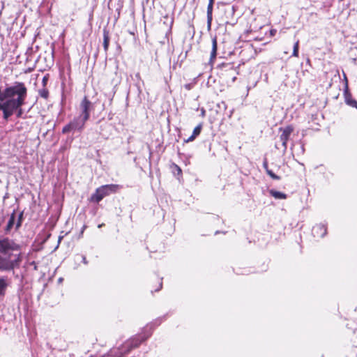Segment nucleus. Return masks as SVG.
Listing matches in <instances>:
<instances>
[{
	"label": "nucleus",
	"instance_id": "obj_1",
	"mask_svg": "<svg viewBox=\"0 0 357 357\" xmlns=\"http://www.w3.org/2000/svg\"><path fill=\"white\" fill-rule=\"evenodd\" d=\"M20 246L13 239L0 238V271H13L20 262Z\"/></svg>",
	"mask_w": 357,
	"mask_h": 357
},
{
	"label": "nucleus",
	"instance_id": "obj_2",
	"mask_svg": "<svg viewBox=\"0 0 357 357\" xmlns=\"http://www.w3.org/2000/svg\"><path fill=\"white\" fill-rule=\"evenodd\" d=\"M26 98V94H24L13 99L7 100V101H6V105L3 109L1 110L3 112V119L8 120L15 111H17V116H20L22 113L21 107L24 104Z\"/></svg>",
	"mask_w": 357,
	"mask_h": 357
},
{
	"label": "nucleus",
	"instance_id": "obj_3",
	"mask_svg": "<svg viewBox=\"0 0 357 357\" xmlns=\"http://www.w3.org/2000/svg\"><path fill=\"white\" fill-rule=\"evenodd\" d=\"M151 326L147 325L145 328V332L143 334L133 336L127 340L120 347L123 354L130 353L132 349L138 347L139 344L145 341L151 335Z\"/></svg>",
	"mask_w": 357,
	"mask_h": 357
},
{
	"label": "nucleus",
	"instance_id": "obj_4",
	"mask_svg": "<svg viewBox=\"0 0 357 357\" xmlns=\"http://www.w3.org/2000/svg\"><path fill=\"white\" fill-rule=\"evenodd\" d=\"M119 189V185L116 184L104 185L96 190V192L91 195V200L98 203L105 197L112 193H115Z\"/></svg>",
	"mask_w": 357,
	"mask_h": 357
},
{
	"label": "nucleus",
	"instance_id": "obj_5",
	"mask_svg": "<svg viewBox=\"0 0 357 357\" xmlns=\"http://www.w3.org/2000/svg\"><path fill=\"white\" fill-rule=\"evenodd\" d=\"M86 121L87 120H84V117L81 116L75 117L73 121L63 128L62 132L66 134L72 130L81 131L84 128Z\"/></svg>",
	"mask_w": 357,
	"mask_h": 357
},
{
	"label": "nucleus",
	"instance_id": "obj_6",
	"mask_svg": "<svg viewBox=\"0 0 357 357\" xmlns=\"http://www.w3.org/2000/svg\"><path fill=\"white\" fill-rule=\"evenodd\" d=\"M81 114L79 116L84 117V120H88L90 116V112L92 109V103L84 97L79 105Z\"/></svg>",
	"mask_w": 357,
	"mask_h": 357
},
{
	"label": "nucleus",
	"instance_id": "obj_7",
	"mask_svg": "<svg viewBox=\"0 0 357 357\" xmlns=\"http://www.w3.org/2000/svg\"><path fill=\"white\" fill-rule=\"evenodd\" d=\"M280 130L282 131V133L280 136V139L282 142L284 151H285L287 148V142L291 134L294 131V128L291 126H288L284 128H280Z\"/></svg>",
	"mask_w": 357,
	"mask_h": 357
},
{
	"label": "nucleus",
	"instance_id": "obj_8",
	"mask_svg": "<svg viewBox=\"0 0 357 357\" xmlns=\"http://www.w3.org/2000/svg\"><path fill=\"white\" fill-rule=\"evenodd\" d=\"M312 231L314 237L322 238L326 234L327 229L325 225L318 224L313 227Z\"/></svg>",
	"mask_w": 357,
	"mask_h": 357
},
{
	"label": "nucleus",
	"instance_id": "obj_9",
	"mask_svg": "<svg viewBox=\"0 0 357 357\" xmlns=\"http://www.w3.org/2000/svg\"><path fill=\"white\" fill-rule=\"evenodd\" d=\"M213 3V1H209L207 6V29L208 31H210L211 29Z\"/></svg>",
	"mask_w": 357,
	"mask_h": 357
},
{
	"label": "nucleus",
	"instance_id": "obj_10",
	"mask_svg": "<svg viewBox=\"0 0 357 357\" xmlns=\"http://www.w3.org/2000/svg\"><path fill=\"white\" fill-rule=\"evenodd\" d=\"M124 356L121 347H114L109 350L107 357H123Z\"/></svg>",
	"mask_w": 357,
	"mask_h": 357
},
{
	"label": "nucleus",
	"instance_id": "obj_11",
	"mask_svg": "<svg viewBox=\"0 0 357 357\" xmlns=\"http://www.w3.org/2000/svg\"><path fill=\"white\" fill-rule=\"evenodd\" d=\"M8 285L7 278L4 276L0 277V296L5 295Z\"/></svg>",
	"mask_w": 357,
	"mask_h": 357
},
{
	"label": "nucleus",
	"instance_id": "obj_12",
	"mask_svg": "<svg viewBox=\"0 0 357 357\" xmlns=\"http://www.w3.org/2000/svg\"><path fill=\"white\" fill-rule=\"evenodd\" d=\"M269 193L272 197L277 199H285L287 198L286 194L279 191H276L273 189L270 190Z\"/></svg>",
	"mask_w": 357,
	"mask_h": 357
},
{
	"label": "nucleus",
	"instance_id": "obj_13",
	"mask_svg": "<svg viewBox=\"0 0 357 357\" xmlns=\"http://www.w3.org/2000/svg\"><path fill=\"white\" fill-rule=\"evenodd\" d=\"M217 48H218V42H217V38L214 37L212 39V50L211 52V59H214L216 57L217 54Z\"/></svg>",
	"mask_w": 357,
	"mask_h": 357
},
{
	"label": "nucleus",
	"instance_id": "obj_14",
	"mask_svg": "<svg viewBox=\"0 0 357 357\" xmlns=\"http://www.w3.org/2000/svg\"><path fill=\"white\" fill-rule=\"evenodd\" d=\"M109 44V32L104 29L103 31V47L105 52L107 51Z\"/></svg>",
	"mask_w": 357,
	"mask_h": 357
},
{
	"label": "nucleus",
	"instance_id": "obj_15",
	"mask_svg": "<svg viewBox=\"0 0 357 357\" xmlns=\"http://www.w3.org/2000/svg\"><path fill=\"white\" fill-rule=\"evenodd\" d=\"M345 102L348 105H349L352 107L357 108V101L356 100L353 99L350 95L347 94L345 96Z\"/></svg>",
	"mask_w": 357,
	"mask_h": 357
},
{
	"label": "nucleus",
	"instance_id": "obj_16",
	"mask_svg": "<svg viewBox=\"0 0 357 357\" xmlns=\"http://www.w3.org/2000/svg\"><path fill=\"white\" fill-rule=\"evenodd\" d=\"M298 49H299V40H297L294 45L292 56H295V57L298 56Z\"/></svg>",
	"mask_w": 357,
	"mask_h": 357
},
{
	"label": "nucleus",
	"instance_id": "obj_17",
	"mask_svg": "<svg viewBox=\"0 0 357 357\" xmlns=\"http://www.w3.org/2000/svg\"><path fill=\"white\" fill-rule=\"evenodd\" d=\"M14 222H15V215L13 214L10 216V218L8 222V224H7V226H6V230L7 231H9L13 227Z\"/></svg>",
	"mask_w": 357,
	"mask_h": 357
},
{
	"label": "nucleus",
	"instance_id": "obj_18",
	"mask_svg": "<svg viewBox=\"0 0 357 357\" xmlns=\"http://www.w3.org/2000/svg\"><path fill=\"white\" fill-rule=\"evenodd\" d=\"M202 124H199L198 126H197L194 130H193V132H192V135H194L195 137H197L201 132V130H202Z\"/></svg>",
	"mask_w": 357,
	"mask_h": 357
},
{
	"label": "nucleus",
	"instance_id": "obj_19",
	"mask_svg": "<svg viewBox=\"0 0 357 357\" xmlns=\"http://www.w3.org/2000/svg\"><path fill=\"white\" fill-rule=\"evenodd\" d=\"M39 94L40 96L43 98H47L49 92L46 89H43L39 90Z\"/></svg>",
	"mask_w": 357,
	"mask_h": 357
},
{
	"label": "nucleus",
	"instance_id": "obj_20",
	"mask_svg": "<svg viewBox=\"0 0 357 357\" xmlns=\"http://www.w3.org/2000/svg\"><path fill=\"white\" fill-rule=\"evenodd\" d=\"M266 173L268 176H270V177H271L274 180H280V177L278 176V175H276L275 174H274L273 172V171L271 169H267Z\"/></svg>",
	"mask_w": 357,
	"mask_h": 357
},
{
	"label": "nucleus",
	"instance_id": "obj_21",
	"mask_svg": "<svg viewBox=\"0 0 357 357\" xmlns=\"http://www.w3.org/2000/svg\"><path fill=\"white\" fill-rule=\"evenodd\" d=\"M192 87H193V84H191V83L185 84L184 85V88H185L186 90H188V91L191 90V89H192Z\"/></svg>",
	"mask_w": 357,
	"mask_h": 357
},
{
	"label": "nucleus",
	"instance_id": "obj_22",
	"mask_svg": "<svg viewBox=\"0 0 357 357\" xmlns=\"http://www.w3.org/2000/svg\"><path fill=\"white\" fill-rule=\"evenodd\" d=\"M195 138L196 137L192 135L190 137H189L187 139H185L184 141L185 142L188 143L192 142Z\"/></svg>",
	"mask_w": 357,
	"mask_h": 357
},
{
	"label": "nucleus",
	"instance_id": "obj_23",
	"mask_svg": "<svg viewBox=\"0 0 357 357\" xmlns=\"http://www.w3.org/2000/svg\"><path fill=\"white\" fill-rule=\"evenodd\" d=\"M78 257H79L81 259H82V261H83V263L84 264H88V261L86 259V257L84 255H77Z\"/></svg>",
	"mask_w": 357,
	"mask_h": 357
},
{
	"label": "nucleus",
	"instance_id": "obj_24",
	"mask_svg": "<svg viewBox=\"0 0 357 357\" xmlns=\"http://www.w3.org/2000/svg\"><path fill=\"white\" fill-rule=\"evenodd\" d=\"M263 167L266 169V172H267V169H269L268 167V162L266 160H265L263 162Z\"/></svg>",
	"mask_w": 357,
	"mask_h": 357
},
{
	"label": "nucleus",
	"instance_id": "obj_25",
	"mask_svg": "<svg viewBox=\"0 0 357 357\" xmlns=\"http://www.w3.org/2000/svg\"><path fill=\"white\" fill-rule=\"evenodd\" d=\"M48 80V78L47 76H45L43 78V86H45L46 84H47V82Z\"/></svg>",
	"mask_w": 357,
	"mask_h": 357
},
{
	"label": "nucleus",
	"instance_id": "obj_26",
	"mask_svg": "<svg viewBox=\"0 0 357 357\" xmlns=\"http://www.w3.org/2000/svg\"><path fill=\"white\" fill-rule=\"evenodd\" d=\"M225 67L227 68V70H233V71L234 70L233 69V66H231V64H227V65L225 66Z\"/></svg>",
	"mask_w": 357,
	"mask_h": 357
},
{
	"label": "nucleus",
	"instance_id": "obj_27",
	"mask_svg": "<svg viewBox=\"0 0 357 357\" xmlns=\"http://www.w3.org/2000/svg\"><path fill=\"white\" fill-rule=\"evenodd\" d=\"M5 105H6V100L3 101V102H0V110L3 109Z\"/></svg>",
	"mask_w": 357,
	"mask_h": 357
},
{
	"label": "nucleus",
	"instance_id": "obj_28",
	"mask_svg": "<svg viewBox=\"0 0 357 357\" xmlns=\"http://www.w3.org/2000/svg\"><path fill=\"white\" fill-rule=\"evenodd\" d=\"M86 229V226H85V225H84V226H83V227H82V231H81V234H83V232H84V229Z\"/></svg>",
	"mask_w": 357,
	"mask_h": 357
},
{
	"label": "nucleus",
	"instance_id": "obj_29",
	"mask_svg": "<svg viewBox=\"0 0 357 357\" xmlns=\"http://www.w3.org/2000/svg\"><path fill=\"white\" fill-rule=\"evenodd\" d=\"M161 287H162V282H160L159 283V288L158 289H156V291L159 290Z\"/></svg>",
	"mask_w": 357,
	"mask_h": 357
},
{
	"label": "nucleus",
	"instance_id": "obj_30",
	"mask_svg": "<svg viewBox=\"0 0 357 357\" xmlns=\"http://www.w3.org/2000/svg\"><path fill=\"white\" fill-rule=\"evenodd\" d=\"M236 79V77L235 76H234V77H232V82H235Z\"/></svg>",
	"mask_w": 357,
	"mask_h": 357
},
{
	"label": "nucleus",
	"instance_id": "obj_31",
	"mask_svg": "<svg viewBox=\"0 0 357 357\" xmlns=\"http://www.w3.org/2000/svg\"><path fill=\"white\" fill-rule=\"evenodd\" d=\"M275 32V31L272 30V31H271V35H274Z\"/></svg>",
	"mask_w": 357,
	"mask_h": 357
},
{
	"label": "nucleus",
	"instance_id": "obj_32",
	"mask_svg": "<svg viewBox=\"0 0 357 357\" xmlns=\"http://www.w3.org/2000/svg\"><path fill=\"white\" fill-rule=\"evenodd\" d=\"M102 225H103V224H100V225H98V227H99V228H100V227H102Z\"/></svg>",
	"mask_w": 357,
	"mask_h": 357
}]
</instances>
